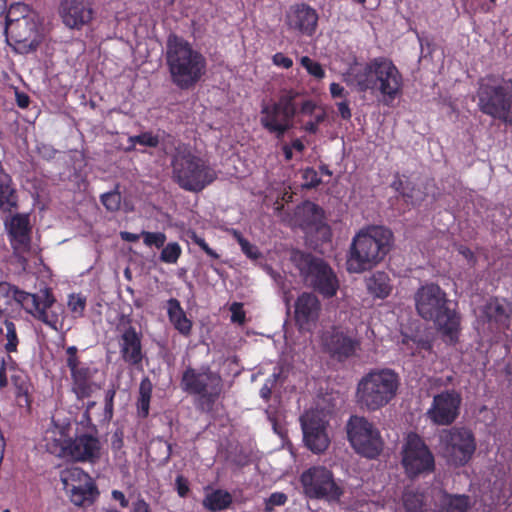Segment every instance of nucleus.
<instances>
[{"label": "nucleus", "mask_w": 512, "mask_h": 512, "mask_svg": "<svg viewBox=\"0 0 512 512\" xmlns=\"http://www.w3.org/2000/svg\"><path fill=\"white\" fill-rule=\"evenodd\" d=\"M319 109L323 108L318 107L315 101L309 99L302 102L299 113L304 116H314Z\"/></svg>", "instance_id": "nucleus-54"}, {"label": "nucleus", "mask_w": 512, "mask_h": 512, "mask_svg": "<svg viewBox=\"0 0 512 512\" xmlns=\"http://www.w3.org/2000/svg\"><path fill=\"white\" fill-rule=\"evenodd\" d=\"M418 193L419 191L416 189V185L409 180L405 185L401 197L405 200L406 203L415 205L417 201L421 200V197L418 196Z\"/></svg>", "instance_id": "nucleus-49"}, {"label": "nucleus", "mask_w": 512, "mask_h": 512, "mask_svg": "<svg viewBox=\"0 0 512 512\" xmlns=\"http://www.w3.org/2000/svg\"><path fill=\"white\" fill-rule=\"evenodd\" d=\"M470 11L487 14L491 12V6H488L485 0H475L471 3Z\"/></svg>", "instance_id": "nucleus-58"}, {"label": "nucleus", "mask_w": 512, "mask_h": 512, "mask_svg": "<svg viewBox=\"0 0 512 512\" xmlns=\"http://www.w3.org/2000/svg\"><path fill=\"white\" fill-rule=\"evenodd\" d=\"M403 505L406 512H424L422 496L414 492H405Z\"/></svg>", "instance_id": "nucleus-42"}, {"label": "nucleus", "mask_w": 512, "mask_h": 512, "mask_svg": "<svg viewBox=\"0 0 512 512\" xmlns=\"http://www.w3.org/2000/svg\"><path fill=\"white\" fill-rule=\"evenodd\" d=\"M476 96L483 114L512 125V78L488 74L480 78Z\"/></svg>", "instance_id": "nucleus-8"}, {"label": "nucleus", "mask_w": 512, "mask_h": 512, "mask_svg": "<svg viewBox=\"0 0 512 512\" xmlns=\"http://www.w3.org/2000/svg\"><path fill=\"white\" fill-rule=\"evenodd\" d=\"M326 117V111L319 109V112L313 116V119L304 124L303 129L309 134H316L318 132V126L326 120Z\"/></svg>", "instance_id": "nucleus-48"}, {"label": "nucleus", "mask_w": 512, "mask_h": 512, "mask_svg": "<svg viewBox=\"0 0 512 512\" xmlns=\"http://www.w3.org/2000/svg\"><path fill=\"white\" fill-rule=\"evenodd\" d=\"M336 105H337V109H338V113H339L340 117L343 120H350L352 117V112H351V109L349 106V101L345 99L342 102H338Z\"/></svg>", "instance_id": "nucleus-59"}, {"label": "nucleus", "mask_w": 512, "mask_h": 512, "mask_svg": "<svg viewBox=\"0 0 512 512\" xmlns=\"http://www.w3.org/2000/svg\"><path fill=\"white\" fill-rule=\"evenodd\" d=\"M44 441L47 452L57 457H68L71 441L69 427L56 425L46 432Z\"/></svg>", "instance_id": "nucleus-27"}, {"label": "nucleus", "mask_w": 512, "mask_h": 512, "mask_svg": "<svg viewBox=\"0 0 512 512\" xmlns=\"http://www.w3.org/2000/svg\"><path fill=\"white\" fill-rule=\"evenodd\" d=\"M175 489L181 498L187 497L190 491L188 479L183 475H178L175 479Z\"/></svg>", "instance_id": "nucleus-53"}, {"label": "nucleus", "mask_w": 512, "mask_h": 512, "mask_svg": "<svg viewBox=\"0 0 512 512\" xmlns=\"http://www.w3.org/2000/svg\"><path fill=\"white\" fill-rule=\"evenodd\" d=\"M143 242L146 246L160 249L166 242V235L163 232L142 231Z\"/></svg>", "instance_id": "nucleus-44"}, {"label": "nucleus", "mask_w": 512, "mask_h": 512, "mask_svg": "<svg viewBox=\"0 0 512 512\" xmlns=\"http://www.w3.org/2000/svg\"><path fill=\"white\" fill-rule=\"evenodd\" d=\"M303 439L306 446L314 453H321L328 448L329 438L324 421L317 415H307L302 419Z\"/></svg>", "instance_id": "nucleus-25"}, {"label": "nucleus", "mask_w": 512, "mask_h": 512, "mask_svg": "<svg viewBox=\"0 0 512 512\" xmlns=\"http://www.w3.org/2000/svg\"><path fill=\"white\" fill-rule=\"evenodd\" d=\"M189 237L191 241L200 247L201 250H203L210 258L214 260H218L220 258V255L209 247L205 239L201 236H199L195 231H191L189 233Z\"/></svg>", "instance_id": "nucleus-47"}, {"label": "nucleus", "mask_w": 512, "mask_h": 512, "mask_svg": "<svg viewBox=\"0 0 512 512\" xmlns=\"http://www.w3.org/2000/svg\"><path fill=\"white\" fill-rule=\"evenodd\" d=\"M59 15L63 24L75 30H81L91 23L95 11L91 0H62Z\"/></svg>", "instance_id": "nucleus-19"}, {"label": "nucleus", "mask_w": 512, "mask_h": 512, "mask_svg": "<svg viewBox=\"0 0 512 512\" xmlns=\"http://www.w3.org/2000/svg\"><path fill=\"white\" fill-rule=\"evenodd\" d=\"M239 245L241 247V251L252 260H257L261 257V252L258 247L251 244L247 239H240Z\"/></svg>", "instance_id": "nucleus-50"}, {"label": "nucleus", "mask_w": 512, "mask_h": 512, "mask_svg": "<svg viewBox=\"0 0 512 512\" xmlns=\"http://www.w3.org/2000/svg\"><path fill=\"white\" fill-rule=\"evenodd\" d=\"M291 260L308 287L327 299L337 294L338 277L324 259L312 253L297 250L292 253Z\"/></svg>", "instance_id": "nucleus-10"}, {"label": "nucleus", "mask_w": 512, "mask_h": 512, "mask_svg": "<svg viewBox=\"0 0 512 512\" xmlns=\"http://www.w3.org/2000/svg\"><path fill=\"white\" fill-rule=\"evenodd\" d=\"M300 483L306 497L339 503L345 493L341 480H336L333 472L325 466H312L303 471Z\"/></svg>", "instance_id": "nucleus-12"}, {"label": "nucleus", "mask_w": 512, "mask_h": 512, "mask_svg": "<svg viewBox=\"0 0 512 512\" xmlns=\"http://www.w3.org/2000/svg\"><path fill=\"white\" fill-rule=\"evenodd\" d=\"M132 512H152L149 504L142 498L133 503Z\"/></svg>", "instance_id": "nucleus-63"}, {"label": "nucleus", "mask_w": 512, "mask_h": 512, "mask_svg": "<svg viewBox=\"0 0 512 512\" xmlns=\"http://www.w3.org/2000/svg\"><path fill=\"white\" fill-rule=\"evenodd\" d=\"M64 490L69 494L70 500L76 506H82L85 502L92 503L99 494L94 481L83 484H76Z\"/></svg>", "instance_id": "nucleus-30"}, {"label": "nucleus", "mask_w": 512, "mask_h": 512, "mask_svg": "<svg viewBox=\"0 0 512 512\" xmlns=\"http://www.w3.org/2000/svg\"><path fill=\"white\" fill-rule=\"evenodd\" d=\"M300 213L306 217V224L311 226L321 222L323 218V209L319 205L310 201H307L302 205Z\"/></svg>", "instance_id": "nucleus-36"}, {"label": "nucleus", "mask_w": 512, "mask_h": 512, "mask_svg": "<svg viewBox=\"0 0 512 512\" xmlns=\"http://www.w3.org/2000/svg\"><path fill=\"white\" fill-rule=\"evenodd\" d=\"M288 501V497L283 492H274L264 500V511L273 512L275 507L284 506Z\"/></svg>", "instance_id": "nucleus-45"}, {"label": "nucleus", "mask_w": 512, "mask_h": 512, "mask_svg": "<svg viewBox=\"0 0 512 512\" xmlns=\"http://www.w3.org/2000/svg\"><path fill=\"white\" fill-rule=\"evenodd\" d=\"M299 92L294 89L282 90L277 101L263 103L260 111V124L270 134L281 139L292 127L297 115L296 99Z\"/></svg>", "instance_id": "nucleus-11"}, {"label": "nucleus", "mask_w": 512, "mask_h": 512, "mask_svg": "<svg viewBox=\"0 0 512 512\" xmlns=\"http://www.w3.org/2000/svg\"><path fill=\"white\" fill-rule=\"evenodd\" d=\"M101 202L107 210L117 211L121 205V194L117 191L107 192L101 196Z\"/></svg>", "instance_id": "nucleus-46"}, {"label": "nucleus", "mask_w": 512, "mask_h": 512, "mask_svg": "<svg viewBox=\"0 0 512 512\" xmlns=\"http://www.w3.org/2000/svg\"><path fill=\"white\" fill-rule=\"evenodd\" d=\"M321 302L312 292H302L294 303V320L299 331L310 332L316 326Z\"/></svg>", "instance_id": "nucleus-20"}, {"label": "nucleus", "mask_w": 512, "mask_h": 512, "mask_svg": "<svg viewBox=\"0 0 512 512\" xmlns=\"http://www.w3.org/2000/svg\"><path fill=\"white\" fill-rule=\"evenodd\" d=\"M303 179L305 180V186L307 188H316L322 182L318 176V172L312 167H308L304 170Z\"/></svg>", "instance_id": "nucleus-51"}, {"label": "nucleus", "mask_w": 512, "mask_h": 512, "mask_svg": "<svg viewBox=\"0 0 512 512\" xmlns=\"http://www.w3.org/2000/svg\"><path fill=\"white\" fill-rule=\"evenodd\" d=\"M68 457L76 462H96L101 455V444L97 436L80 434L71 439L68 446Z\"/></svg>", "instance_id": "nucleus-24"}, {"label": "nucleus", "mask_w": 512, "mask_h": 512, "mask_svg": "<svg viewBox=\"0 0 512 512\" xmlns=\"http://www.w3.org/2000/svg\"><path fill=\"white\" fill-rule=\"evenodd\" d=\"M409 181L408 178H401L399 174H397L393 180V182L391 183V187L397 192L399 193L400 196H402V193L404 191V188H405V185L406 183Z\"/></svg>", "instance_id": "nucleus-61"}, {"label": "nucleus", "mask_w": 512, "mask_h": 512, "mask_svg": "<svg viewBox=\"0 0 512 512\" xmlns=\"http://www.w3.org/2000/svg\"><path fill=\"white\" fill-rule=\"evenodd\" d=\"M115 390L109 389L106 391L105 394V415L109 418L113 416V406H114V397H115Z\"/></svg>", "instance_id": "nucleus-56"}, {"label": "nucleus", "mask_w": 512, "mask_h": 512, "mask_svg": "<svg viewBox=\"0 0 512 512\" xmlns=\"http://www.w3.org/2000/svg\"><path fill=\"white\" fill-rule=\"evenodd\" d=\"M231 321L233 323L244 324L246 315L243 309V304L240 302H233L230 306Z\"/></svg>", "instance_id": "nucleus-52"}, {"label": "nucleus", "mask_w": 512, "mask_h": 512, "mask_svg": "<svg viewBox=\"0 0 512 512\" xmlns=\"http://www.w3.org/2000/svg\"><path fill=\"white\" fill-rule=\"evenodd\" d=\"M469 497L466 495H451L446 504V512H467Z\"/></svg>", "instance_id": "nucleus-40"}, {"label": "nucleus", "mask_w": 512, "mask_h": 512, "mask_svg": "<svg viewBox=\"0 0 512 512\" xmlns=\"http://www.w3.org/2000/svg\"><path fill=\"white\" fill-rule=\"evenodd\" d=\"M323 351L337 362L343 363L356 357L361 341L356 333L340 326H332L321 336Z\"/></svg>", "instance_id": "nucleus-16"}, {"label": "nucleus", "mask_w": 512, "mask_h": 512, "mask_svg": "<svg viewBox=\"0 0 512 512\" xmlns=\"http://www.w3.org/2000/svg\"><path fill=\"white\" fill-rule=\"evenodd\" d=\"M482 314L488 326L498 332L509 329L512 316V307L504 299L491 297L483 306Z\"/></svg>", "instance_id": "nucleus-23"}, {"label": "nucleus", "mask_w": 512, "mask_h": 512, "mask_svg": "<svg viewBox=\"0 0 512 512\" xmlns=\"http://www.w3.org/2000/svg\"><path fill=\"white\" fill-rule=\"evenodd\" d=\"M10 14L11 11H9V14L6 17L5 31L16 43H23L27 40V36L25 35V33H22L19 29L22 27V25L27 27L28 21L25 18H23L22 20H13L10 18Z\"/></svg>", "instance_id": "nucleus-35"}, {"label": "nucleus", "mask_w": 512, "mask_h": 512, "mask_svg": "<svg viewBox=\"0 0 512 512\" xmlns=\"http://www.w3.org/2000/svg\"><path fill=\"white\" fill-rule=\"evenodd\" d=\"M393 233L384 226L370 225L360 229L352 238L346 255L349 273H363L376 267L390 252Z\"/></svg>", "instance_id": "nucleus-4"}, {"label": "nucleus", "mask_w": 512, "mask_h": 512, "mask_svg": "<svg viewBox=\"0 0 512 512\" xmlns=\"http://www.w3.org/2000/svg\"><path fill=\"white\" fill-rule=\"evenodd\" d=\"M300 64L306 69L309 75L313 76L317 80L323 79L326 75L322 65L311 59L309 56H302Z\"/></svg>", "instance_id": "nucleus-41"}, {"label": "nucleus", "mask_w": 512, "mask_h": 512, "mask_svg": "<svg viewBox=\"0 0 512 512\" xmlns=\"http://www.w3.org/2000/svg\"><path fill=\"white\" fill-rule=\"evenodd\" d=\"M167 314L170 322L179 333L184 336L190 335L192 322L187 318L179 300L175 298L168 300Z\"/></svg>", "instance_id": "nucleus-28"}, {"label": "nucleus", "mask_w": 512, "mask_h": 512, "mask_svg": "<svg viewBox=\"0 0 512 512\" xmlns=\"http://www.w3.org/2000/svg\"><path fill=\"white\" fill-rule=\"evenodd\" d=\"M118 343L121 358L125 363L135 367L142 364L144 353L141 332L129 324L122 331Z\"/></svg>", "instance_id": "nucleus-22"}, {"label": "nucleus", "mask_w": 512, "mask_h": 512, "mask_svg": "<svg viewBox=\"0 0 512 512\" xmlns=\"http://www.w3.org/2000/svg\"><path fill=\"white\" fill-rule=\"evenodd\" d=\"M16 103L21 109H25L30 104V97L24 92H16Z\"/></svg>", "instance_id": "nucleus-64"}, {"label": "nucleus", "mask_w": 512, "mask_h": 512, "mask_svg": "<svg viewBox=\"0 0 512 512\" xmlns=\"http://www.w3.org/2000/svg\"><path fill=\"white\" fill-rule=\"evenodd\" d=\"M414 301L418 315L432 321L447 343L455 345L459 341L460 313L452 307V301L438 284L428 283L419 287Z\"/></svg>", "instance_id": "nucleus-2"}, {"label": "nucleus", "mask_w": 512, "mask_h": 512, "mask_svg": "<svg viewBox=\"0 0 512 512\" xmlns=\"http://www.w3.org/2000/svg\"><path fill=\"white\" fill-rule=\"evenodd\" d=\"M461 403V394L455 389L442 391L433 397L427 417L436 425L449 426L458 418Z\"/></svg>", "instance_id": "nucleus-18"}, {"label": "nucleus", "mask_w": 512, "mask_h": 512, "mask_svg": "<svg viewBox=\"0 0 512 512\" xmlns=\"http://www.w3.org/2000/svg\"><path fill=\"white\" fill-rule=\"evenodd\" d=\"M457 251L460 255H462L467 260V262L471 266H474L476 264V262H477L476 256H475L474 252L469 247H467L465 245H459L457 248Z\"/></svg>", "instance_id": "nucleus-57"}, {"label": "nucleus", "mask_w": 512, "mask_h": 512, "mask_svg": "<svg viewBox=\"0 0 512 512\" xmlns=\"http://www.w3.org/2000/svg\"><path fill=\"white\" fill-rule=\"evenodd\" d=\"M317 11L305 3L290 6L285 15V24L290 31L304 36H313L318 25Z\"/></svg>", "instance_id": "nucleus-21"}, {"label": "nucleus", "mask_w": 512, "mask_h": 512, "mask_svg": "<svg viewBox=\"0 0 512 512\" xmlns=\"http://www.w3.org/2000/svg\"><path fill=\"white\" fill-rule=\"evenodd\" d=\"M180 388L197 399L199 409L210 412L223 392V379L208 364L198 368L188 365L181 374Z\"/></svg>", "instance_id": "nucleus-9"}, {"label": "nucleus", "mask_w": 512, "mask_h": 512, "mask_svg": "<svg viewBox=\"0 0 512 512\" xmlns=\"http://www.w3.org/2000/svg\"><path fill=\"white\" fill-rule=\"evenodd\" d=\"M4 325L6 330V333L3 334V337L6 340L4 343V349L8 354L17 352L19 338L17 335L16 326L12 321L7 319L4 321Z\"/></svg>", "instance_id": "nucleus-37"}, {"label": "nucleus", "mask_w": 512, "mask_h": 512, "mask_svg": "<svg viewBox=\"0 0 512 512\" xmlns=\"http://www.w3.org/2000/svg\"><path fill=\"white\" fill-rule=\"evenodd\" d=\"M67 305L74 317H83L86 308V297L81 294H71Z\"/></svg>", "instance_id": "nucleus-43"}, {"label": "nucleus", "mask_w": 512, "mask_h": 512, "mask_svg": "<svg viewBox=\"0 0 512 512\" xmlns=\"http://www.w3.org/2000/svg\"><path fill=\"white\" fill-rule=\"evenodd\" d=\"M165 59L170 80L180 90L193 89L206 75V57L176 34L167 38Z\"/></svg>", "instance_id": "nucleus-3"}, {"label": "nucleus", "mask_w": 512, "mask_h": 512, "mask_svg": "<svg viewBox=\"0 0 512 512\" xmlns=\"http://www.w3.org/2000/svg\"><path fill=\"white\" fill-rule=\"evenodd\" d=\"M272 62L275 66L284 69H289L293 66V60L281 52H277L272 56Z\"/></svg>", "instance_id": "nucleus-55"}, {"label": "nucleus", "mask_w": 512, "mask_h": 512, "mask_svg": "<svg viewBox=\"0 0 512 512\" xmlns=\"http://www.w3.org/2000/svg\"><path fill=\"white\" fill-rule=\"evenodd\" d=\"M348 86L357 92L380 95L386 103L402 94L403 76L394 62L384 56L351 66L343 75Z\"/></svg>", "instance_id": "nucleus-1"}, {"label": "nucleus", "mask_w": 512, "mask_h": 512, "mask_svg": "<svg viewBox=\"0 0 512 512\" xmlns=\"http://www.w3.org/2000/svg\"><path fill=\"white\" fill-rule=\"evenodd\" d=\"M233 503L230 492L224 489H214L207 493L202 500L203 507L209 512H218L228 509Z\"/></svg>", "instance_id": "nucleus-31"}, {"label": "nucleus", "mask_w": 512, "mask_h": 512, "mask_svg": "<svg viewBox=\"0 0 512 512\" xmlns=\"http://www.w3.org/2000/svg\"><path fill=\"white\" fill-rule=\"evenodd\" d=\"M182 254V248L178 242H169L162 247L159 259L166 264H175Z\"/></svg>", "instance_id": "nucleus-38"}, {"label": "nucleus", "mask_w": 512, "mask_h": 512, "mask_svg": "<svg viewBox=\"0 0 512 512\" xmlns=\"http://www.w3.org/2000/svg\"><path fill=\"white\" fill-rule=\"evenodd\" d=\"M128 142L131 144V146L127 148L128 151L132 150L136 144L156 148L159 145V137L152 132H143L139 135L130 136Z\"/></svg>", "instance_id": "nucleus-39"}, {"label": "nucleus", "mask_w": 512, "mask_h": 512, "mask_svg": "<svg viewBox=\"0 0 512 512\" xmlns=\"http://www.w3.org/2000/svg\"><path fill=\"white\" fill-rule=\"evenodd\" d=\"M347 438L355 452L365 458H377L384 448L378 428L364 416L352 415L346 424Z\"/></svg>", "instance_id": "nucleus-13"}, {"label": "nucleus", "mask_w": 512, "mask_h": 512, "mask_svg": "<svg viewBox=\"0 0 512 512\" xmlns=\"http://www.w3.org/2000/svg\"><path fill=\"white\" fill-rule=\"evenodd\" d=\"M439 444L447 462L455 467L465 466L476 451V439L470 429L451 427L439 434Z\"/></svg>", "instance_id": "nucleus-14"}, {"label": "nucleus", "mask_w": 512, "mask_h": 512, "mask_svg": "<svg viewBox=\"0 0 512 512\" xmlns=\"http://www.w3.org/2000/svg\"><path fill=\"white\" fill-rule=\"evenodd\" d=\"M414 354L419 350L429 351L432 349V344L429 340L419 338L416 336V343H414Z\"/></svg>", "instance_id": "nucleus-62"}, {"label": "nucleus", "mask_w": 512, "mask_h": 512, "mask_svg": "<svg viewBox=\"0 0 512 512\" xmlns=\"http://www.w3.org/2000/svg\"><path fill=\"white\" fill-rule=\"evenodd\" d=\"M152 383L149 378H144L140 382L139 397L137 400V410L139 416L146 418L149 414L150 401L152 396Z\"/></svg>", "instance_id": "nucleus-33"}, {"label": "nucleus", "mask_w": 512, "mask_h": 512, "mask_svg": "<svg viewBox=\"0 0 512 512\" xmlns=\"http://www.w3.org/2000/svg\"><path fill=\"white\" fill-rule=\"evenodd\" d=\"M171 168L173 181L189 192L199 193L217 179V172L209 161L181 142L171 155Z\"/></svg>", "instance_id": "nucleus-6"}, {"label": "nucleus", "mask_w": 512, "mask_h": 512, "mask_svg": "<svg viewBox=\"0 0 512 512\" xmlns=\"http://www.w3.org/2000/svg\"><path fill=\"white\" fill-rule=\"evenodd\" d=\"M401 464L409 479L428 475L435 470V458L425 441L416 433H410L402 450Z\"/></svg>", "instance_id": "nucleus-15"}, {"label": "nucleus", "mask_w": 512, "mask_h": 512, "mask_svg": "<svg viewBox=\"0 0 512 512\" xmlns=\"http://www.w3.org/2000/svg\"><path fill=\"white\" fill-rule=\"evenodd\" d=\"M56 299L49 288L40 294L28 293L8 282H0V317L23 308L35 319L57 330L59 314L53 309Z\"/></svg>", "instance_id": "nucleus-5"}, {"label": "nucleus", "mask_w": 512, "mask_h": 512, "mask_svg": "<svg viewBox=\"0 0 512 512\" xmlns=\"http://www.w3.org/2000/svg\"><path fill=\"white\" fill-rule=\"evenodd\" d=\"M61 481L63 488H68L76 484L92 482L93 479L83 469L72 467L61 472Z\"/></svg>", "instance_id": "nucleus-34"}, {"label": "nucleus", "mask_w": 512, "mask_h": 512, "mask_svg": "<svg viewBox=\"0 0 512 512\" xmlns=\"http://www.w3.org/2000/svg\"><path fill=\"white\" fill-rule=\"evenodd\" d=\"M66 365L71 375V391L78 400H84L92 396L99 386L93 381L98 370L87 364L81 363L78 357V348L69 346L66 348Z\"/></svg>", "instance_id": "nucleus-17"}, {"label": "nucleus", "mask_w": 512, "mask_h": 512, "mask_svg": "<svg viewBox=\"0 0 512 512\" xmlns=\"http://www.w3.org/2000/svg\"><path fill=\"white\" fill-rule=\"evenodd\" d=\"M329 90L332 98H346L348 95L344 87L336 82L330 84Z\"/></svg>", "instance_id": "nucleus-60"}, {"label": "nucleus", "mask_w": 512, "mask_h": 512, "mask_svg": "<svg viewBox=\"0 0 512 512\" xmlns=\"http://www.w3.org/2000/svg\"><path fill=\"white\" fill-rule=\"evenodd\" d=\"M12 246L27 247L30 244V223L27 214H15L9 222H5Z\"/></svg>", "instance_id": "nucleus-26"}, {"label": "nucleus", "mask_w": 512, "mask_h": 512, "mask_svg": "<svg viewBox=\"0 0 512 512\" xmlns=\"http://www.w3.org/2000/svg\"><path fill=\"white\" fill-rule=\"evenodd\" d=\"M11 381L15 389V397L18 405L30 408L32 403V383L24 372H17L11 376Z\"/></svg>", "instance_id": "nucleus-29"}, {"label": "nucleus", "mask_w": 512, "mask_h": 512, "mask_svg": "<svg viewBox=\"0 0 512 512\" xmlns=\"http://www.w3.org/2000/svg\"><path fill=\"white\" fill-rule=\"evenodd\" d=\"M400 376L391 368H374L357 383L355 399L358 407L375 412L388 405L397 395Z\"/></svg>", "instance_id": "nucleus-7"}, {"label": "nucleus", "mask_w": 512, "mask_h": 512, "mask_svg": "<svg viewBox=\"0 0 512 512\" xmlns=\"http://www.w3.org/2000/svg\"><path fill=\"white\" fill-rule=\"evenodd\" d=\"M367 289L374 297L385 299L392 291L390 278L385 272L377 271L367 280Z\"/></svg>", "instance_id": "nucleus-32"}]
</instances>
